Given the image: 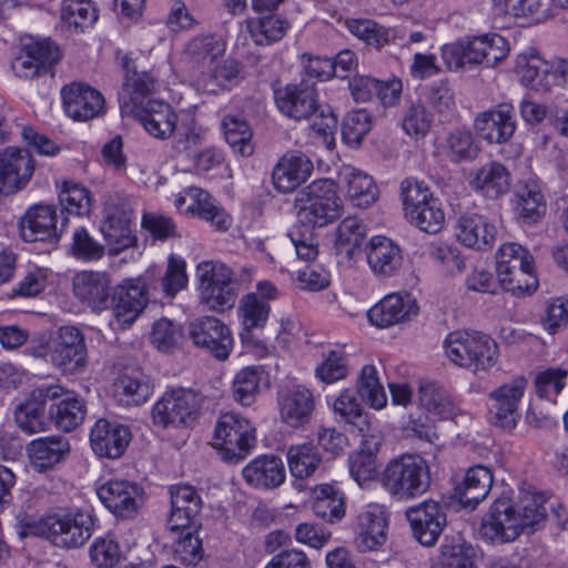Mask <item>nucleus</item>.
<instances>
[{
  "mask_svg": "<svg viewBox=\"0 0 568 568\" xmlns=\"http://www.w3.org/2000/svg\"><path fill=\"white\" fill-rule=\"evenodd\" d=\"M64 113L78 122H88L103 116L106 103L103 94L92 85L81 81H72L60 90Z\"/></svg>",
  "mask_w": 568,
  "mask_h": 568,
  "instance_id": "nucleus-13",
  "label": "nucleus"
},
{
  "mask_svg": "<svg viewBox=\"0 0 568 568\" xmlns=\"http://www.w3.org/2000/svg\"><path fill=\"white\" fill-rule=\"evenodd\" d=\"M36 170L29 150L8 146L0 151V195H11L26 189Z\"/></svg>",
  "mask_w": 568,
  "mask_h": 568,
  "instance_id": "nucleus-17",
  "label": "nucleus"
},
{
  "mask_svg": "<svg viewBox=\"0 0 568 568\" xmlns=\"http://www.w3.org/2000/svg\"><path fill=\"white\" fill-rule=\"evenodd\" d=\"M149 303V287L142 277L124 278L112 290L110 306L116 323L131 326Z\"/></svg>",
  "mask_w": 568,
  "mask_h": 568,
  "instance_id": "nucleus-14",
  "label": "nucleus"
},
{
  "mask_svg": "<svg viewBox=\"0 0 568 568\" xmlns=\"http://www.w3.org/2000/svg\"><path fill=\"white\" fill-rule=\"evenodd\" d=\"M87 358L83 333L75 326H61L51 345L50 363L63 372L73 373L85 366Z\"/></svg>",
  "mask_w": 568,
  "mask_h": 568,
  "instance_id": "nucleus-18",
  "label": "nucleus"
},
{
  "mask_svg": "<svg viewBox=\"0 0 568 568\" xmlns=\"http://www.w3.org/2000/svg\"><path fill=\"white\" fill-rule=\"evenodd\" d=\"M199 413L195 393L184 388L166 390L153 405L152 419L162 428H179L193 423Z\"/></svg>",
  "mask_w": 568,
  "mask_h": 568,
  "instance_id": "nucleus-11",
  "label": "nucleus"
},
{
  "mask_svg": "<svg viewBox=\"0 0 568 568\" xmlns=\"http://www.w3.org/2000/svg\"><path fill=\"white\" fill-rule=\"evenodd\" d=\"M274 101L280 113L294 121L308 120L320 110L315 84L307 81L275 89Z\"/></svg>",
  "mask_w": 568,
  "mask_h": 568,
  "instance_id": "nucleus-15",
  "label": "nucleus"
},
{
  "mask_svg": "<svg viewBox=\"0 0 568 568\" xmlns=\"http://www.w3.org/2000/svg\"><path fill=\"white\" fill-rule=\"evenodd\" d=\"M446 357L456 366L471 373H486L498 362V345L489 335L478 331L458 329L444 339Z\"/></svg>",
  "mask_w": 568,
  "mask_h": 568,
  "instance_id": "nucleus-2",
  "label": "nucleus"
},
{
  "mask_svg": "<svg viewBox=\"0 0 568 568\" xmlns=\"http://www.w3.org/2000/svg\"><path fill=\"white\" fill-rule=\"evenodd\" d=\"M400 199L407 221L428 234L438 233L445 223V213L429 187L413 178L400 183Z\"/></svg>",
  "mask_w": 568,
  "mask_h": 568,
  "instance_id": "nucleus-8",
  "label": "nucleus"
},
{
  "mask_svg": "<svg viewBox=\"0 0 568 568\" xmlns=\"http://www.w3.org/2000/svg\"><path fill=\"white\" fill-rule=\"evenodd\" d=\"M224 136L230 146L242 155H250L252 132L248 123L237 115H225L222 120Z\"/></svg>",
  "mask_w": 568,
  "mask_h": 568,
  "instance_id": "nucleus-63",
  "label": "nucleus"
},
{
  "mask_svg": "<svg viewBox=\"0 0 568 568\" xmlns=\"http://www.w3.org/2000/svg\"><path fill=\"white\" fill-rule=\"evenodd\" d=\"M169 493L171 511L168 526L170 530L197 532L202 528L200 515L203 505L199 491L190 485H173L169 488Z\"/></svg>",
  "mask_w": 568,
  "mask_h": 568,
  "instance_id": "nucleus-16",
  "label": "nucleus"
},
{
  "mask_svg": "<svg viewBox=\"0 0 568 568\" xmlns=\"http://www.w3.org/2000/svg\"><path fill=\"white\" fill-rule=\"evenodd\" d=\"M362 437L361 449L349 455L348 467L353 479L364 487L378 476L376 452L382 442L379 437L371 433L363 434Z\"/></svg>",
  "mask_w": 568,
  "mask_h": 568,
  "instance_id": "nucleus-36",
  "label": "nucleus"
},
{
  "mask_svg": "<svg viewBox=\"0 0 568 568\" xmlns=\"http://www.w3.org/2000/svg\"><path fill=\"white\" fill-rule=\"evenodd\" d=\"M515 70L524 85L536 91L549 90L550 62L544 60L539 54H519Z\"/></svg>",
  "mask_w": 568,
  "mask_h": 568,
  "instance_id": "nucleus-42",
  "label": "nucleus"
},
{
  "mask_svg": "<svg viewBox=\"0 0 568 568\" xmlns=\"http://www.w3.org/2000/svg\"><path fill=\"white\" fill-rule=\"evenodd\" d=\"M132 226L133 211L130 205L118 196L109 197L104 203L100 231L111 254H119L135 245Z\"/></svg>",
  "mask_w": 568,
  "mask_h": 568,
  "instance_id": "nucleus-9",
  "label": "nucleus"
},
{
  "mask_svg": "<svg viewBox=\"0 0 568 568\" xmlns=\"http://www.w3.org/2000/svg\"><path fill=\"white\" fill-rule=\"evenodd\" d=\"M445 506L435 500H425L406 510V518L413 532H442L447 526L458 529L453 519L448 520Z\"/></svg>",
  "mask_w": 568,
  "mask_h": 568,
  "instance_id": "nucleus-37",
  "label": "nucleus"
},
{
  "mask_svg": "<svg viewBox=\"0 0 568 568\" xmlns=\"http://www.w3.org/2000/svg\"><path fill=\"white\" fill-rule=\"evenodd\" d=\"M256 445V429L252 422L235 412L221 414L216 420L212 446L230 464L244 460Z\"/></svg>",
  "mask_w": 568,
  "mask_h": 568,
  "instance_id": "nucleus-7",
  "label": "nucleus"
},
{
  "mask_svg": "<svg viewBox=\"0 0 568 568\" xmlns=\"http://www.w3.org/2000/svg\"><path fill=\"white\" fill-rule=\"evenodd\" d=\"M357 393L372 408L381 410L387 405V395L373 364L364 365L357 377Z\"/></svg>",
  "mask_w": 568,
  "mask_h": 568,
  "instance_id": "nucleus-52",
  "label": "nucleus"
},
{
  "mask_svg": "<svg viewBox=\"0 0 568 568\" xmlns=\"http://www.w3.org/2000/svg\"><path fill=\"white\" fill-rule=\"evenodd\" d=\"M367 263L379 277L396 276L404 263L403 251L397 243L386 236H373L367 246Z\"/></svg>",
  "mask_w": 568,
  "mask_h": 568,
  "instance_id": "nucleus-33",
  "label": "nucleus"
},
{
  "mask_svg": "<svg viewBox=\"0 0 568 568\" xmlns=\"http://www.w3.org/2000/svg\"><path fill=\"white\" fill-rule=\"evenodd\" d=\"M312 496L316 517L329 524L337 523L345 517L346 497L337 487L329 484L317 485L312 488Z\"/></svg>",
  "mask_w": 568,
  "mask_h": 568,
  "instance_id": "nucleus-40",
  "label": "nucleus"
},
{
  "mask_svg": "<svg viewBox=\"0 0 568 568\" xmlns=\"http://www.w3.org/2000/svg\"><path fill=\"white\" fill-rule=\"evenodd\" d=\"M371 129V113L365 109L353 110L342 122V139L347 145L358 148Z\"/></svg>",
  "mask_w": 568,
  "mask_h": 568,
  "instance_id": "nucleus-64",
  "label": "nucleus"
},
{
  "mask_svg": "<svg viewBox=\"0 0 568 568\" xmlns=\"http://www.w3.org/2000/svg\"><path fill=\"white\" fill-rule=\"evenodd\" d=\"M286 457L290 471L296 479L313 476L322 463L320 450L312 443L292 445Z\"/></svg>",
  "mask_w": 568,
  "mask_h": 568,
  "instance_id": "nucleus-48",
  "label": "nucleus"
},
{
  "mask_svg": "<svg viewBox=\"0 0 568 568\" xmlns=\"http://www.w3.org/2000/svg\"><path fill=\"white\" fill-rule=\"evenodd\" d=\"M131 437L128 426L101 418L91 429L90 444L99 457L115 459L124 454Z\"/></svg>",
  "mask_w": 568,
  "mask_h": 568,
  "instance_id": "nucleus-29",
  "label": "nucleus"
},
{
  "mask_svg": "<svg viewBox=\"0 0 568 568\" xmlns=\"http://www.w3.org/2000/svg\"><path fill=\"white\" fill-rule=\"evenodd\" d=\"M294 203L298 224L313 230L333 223L341 216L343 210L337 186L329 179L313 181L297 192Z\"/></svg>",
  "mask_w": 568,
  "mask_h": 568,
  "instance_id": "nucleus-4",
  "label": "nucleus"
},
{
  "mask_svg": "<svg viewBox=\"0 0 568 568\" xmlns=\"http://www.w3.org/2000/svg\"><path fill=\"white\" fill-rule=\"evenodd\" d=\"M418 312L419 306L409 294L392 293L373 305L367 312V317L372 325L388 328L410 321Z\"/></svg>",
  "mask_w": 568,
  "mask_h": 568,
  "instance_id": "nucleus-26",
  "label": "nucleus"
},
{
  "mask_svg": "<svg viewBox=\"0 0 568 568\" xmlns=\"http://www.w3.org/2000/svg\"><path fill=\"white\" fill-rule=\"evenodd\" d=\"M277 407L282 422L292 428L304 427L315 409L313 393L304 385L282 387L277 392Z\"/></svg>",
  "mask_w": 568,
  "mask_h": 568,
  "instance_id": "nucleus-23",
  "label": "nucleus"
},
{
  "mask_svg": "<svg viewBox=\"0 0 568 568\" xmlns=\"http://www.w3.org/2000/svg\"><path fill=\"white\" fill-rule=\"evenodd\" d=\"M526 386L527 379L524 376H516L509 383L503 384L490 392L489 415L495 426L507 430L515 428L519 418V404Z\"/></svg>",
  "mask_w": 568,
  "mask_h": 568,
  "instance_id": "nucleus-20",
  "label": "nucleus"
},
{
  "mask_svg": "<svg viewBox=\"0 0 568 568\" xmlns=\"http://www.w3.org/2000/svg\"><path fill=\"white\" fill-rule=\"evenodd\" d=\"M418 398L425 409L443 419L454 417L458 409L448 390L434 381L420 383Z\"/></svg>",
  "mask_w": 568,
  "mask_h": 568,
  "instance_id": "nucleus-43",
  "label": "nucleus"
},
{
  "mask_svg": "<svg viewBox=\"0 0 568 568\" xmlns=\"http://www.w3.org/2000/svg\"><path fill=\"white\" fill-rule=\"evenodd\" d=\"M102 504L116 517L133 518L143 505V489L125 479H111L97 489Z\"/></svg>",
  "mask_w": 568,
  "mask_h": 568,
  "instance_id": "nucleus-21",
  "label": "nucleus"
},
{
  "mask_svg": "<svg viewBox=\"0 0 568 568\" xmlns=\"http://www.w3.org/2000/svg\"><path fill=\"white\" fill-rule=\"evenodd\" d=\"M348 373L347 355L343 347L324 352L322 362L315 368V376L325 384L345 379Z\"/></svg>",
  "mask_w": 568,
  "mask_h": 568,
  "instance_id": "nucleus-60",
  "label": "nucleus"
},
{
  "mask_svg": "<svg viewBox=\"0 0 568 568\" xmlns=\"http://www.w3.org/2000/svg\"><path fill=\"white\" fill-rule=\"evenodd\" d=\"M440 151L453 163L475 160L480 148L473 133L467 129H455L447 134L440 144Z\"/></svg>",
  "mask_w": 568,
  "mask_h": 568,
  "instance_id": "nucleus-44",
  "label": "nucleus"
},
{
  "mask_svg": "<svg viewBox=\"0 0 568 568\" xmlns=\"http://www.w3.org/2000/svg\"><path fill=\"white\" fill-rule=\"evenodd\" d=\"M115 395L126 405H141L152 394V386L141 372L124 373L116 379Z\"/></svg>",
  "mask_w": 568,
  "mask_h": 568,
  "instance_id": "nucleus-51",
  "label": "nucleus"
},
{
  "mask_svg": "<svg viewBox=\"0 0 568 568\" xmlns=\"http://www.w3.org/2000/svg\"><path fill=\"white\" fill-rule=\"evenodd\" d=\"M516 126L515 108L508 102L478 113L474 120V129L488 143L507 142L514 135Z\"/></svg>",
  "mask_w": 568,
  "mask_h": 568,
  "instance_id": "nucleus-24",
  "label": "nucleus"
},
{
  "mask_svg": "<svg viewBox=\"0 0 568 568\" xmlns=\"http://www.w3.org/2000/svg\"><path fill=\"white\" fill-rule=\"evenodd\" d=\"M347 196L352 204L366 209L378 199V187L372 176L361 171H352L347 175Z\"/></svg>",
  "mask_w": 568,
  "mask_h": 568,
  "instance_id": "nucleus-59",
  "label": "nucleus"
},
{
  "mask_svg": "<svg viewBox=\"0 0 568 568\" xmlns=\"http://www.w3.org/2000/svg\"><path fill=\"white\" fill-rule=\"evenodd\" d=\"M548 499L549 496L546 493L523 490L518 506L515 508L509 498H497L483 518L481 527L493 532H505L507 529L515 532L527 528L541 529L547 518L545 504Z\"/></svg>",
  "mask_w": 568,
  "mask_h": 568,
  "instance_id": "nucleus-1",
  "label": "nucleus"
},
{
  "mask_svg": "<svg viewBox=\"0 0 568 568\" xmlns=\"http://www.w3.org/2000/svg\"><path fill=\"white\" fill-rule=\"evenodd\" d=\"M59 202L68 213L78 216L89 215L93 205L90 190L74 181H64L61 184Z\"/></svg>",
  "mask_w": 568,
  "mask_h": 568,
  "instance_id": "nucleus-57",
  "label": "nucleus"
},
{
  "mask_svg": "<svg viewBox=\"0 0 568 568\" xmlns=\"http://www.w3.org/2000/svg\"><path fill=\"white\" fill-rule=\"evenodd\" d=\"M63 393L64 388L60 385L41 386L32 390L30 397L14 410L18 427L29 435L47 430V402L60 398Z\"/></svg>",
  "mask_w": 568,
  "mask_h": 568,
  "instance_id": "nucleus-19",
  "label": "nucleus"
},
{
  "mask_svg": "<svg viewBox=\"0 0 568 568\" xmlns=\"http://www.w3.org/2000/svg\"><path fill=\"white\" fill-rule=\"evenodd\" d=\"M65 397L50 407V415L58 428L64 432L75 429L84 419V404L75 396L64 392Z\"/></svg>",
  "mask_w": 568,
  "mask_h": 568,
  "instance_id": "nucleus-58",
  "label": "nucleus"
},
{
  "mask_svg": "<svg viewBox=\"0 0 568 568\" xmlns=\"http://www.w3.org/2000/svg\"><path fill=\"white\" fill-rule=\"evenodd\" d=\"M226 50V43L222 38L213 34H200L192 38L184 50L187 61L194 69L202 73L211 68L223 58Z\"/></svg>",
  "mask_w": 568,
  "mask_h": 568,
  "instance_id": "nucleus-38",
  "label": "nucleus"
},
{
  "mask_svg": "<svg viewBox=\"0 0 568 568\" xmlns=\"http://www.w3.org/2000/svg\"><path fill=\"white\" fill-rule=\"evenodd\" d=\"M333 410L341 420L357 427L361 435L371 433V422L354 390L343 389L333 402Z\"/></svg>",
  "mask_w": 568,
  "mask_h": 568,
  "instance_id": "nucleus-45",
  "label": "nucleus"
},
{
  "mask_svg": "<svg viewBox=\"0 0 568 568\" xmlns=\"http://www.w3.org/2000/svg\"><path fill=\"white\" fill-rule=\"evenodd\" d=\"M366 236V227L355 216L345 217L336 229L335 247L339 253L353 255Z\"/></svg>",
  "mask_w": 568,
  "mask_h": 568,
  "instance_id": "nucleus-62",
  "label": "nucleus"
},
{
  "mask_svg": "<svg viewBox=\"0 0 568 568\" xmlns=\"http://www.w3.org/2000/svg\"><path fill=\"white\" fill-rule=\"evenodd\" d=\"M290 29V22L276 14L251 19L247 30L251 39L257 45H270L284 38Z\"/></svg>",
  "mask_w": 568,
  "mask_h": 568,
  "instance_id": "nucleus-49",
  "label": "nucleus"
},
{
  "mask_svg": "<svg viewBox=\"0 0 568 568\" xmlns=\"http://www.w3.org/2000/svg\"><path fill=\"white\" fill-rule=\"evenodd\" d=\"M499 285L514 295L530 294L538 287L535 262L530 252L517 243H505L496 253Z\"/></svg>",
  "mask_w": 568,
  "mask_h": 568,
  "instance_id": "nucleus-6",
  "label": "nucleus"
},
{
  "mask_svg": "<svg viewBox=\"0 0 568 568\" xmlns=\"http://www.w3.org/2000/svg\"><path fill=\"white\" fill-rule=\"evenodd\" d=\"M264 371L261 366H246L239 371L233 379V398L242 406H251L260 394Z\"/></svg>",
  "mask_w": 568,
  "mask_h": 568,
  "instance_id": "nucleus-55",
  "label": "nucleus"
},
{
  "mask_svg": "<svg viewBox=\"0 0 568 568\" xmlns=\"http://www.w3.org/2000/svg\"><path fill=\"white\" fill-rule=\"evenodd\" d=\"M189 196L186 212L192 216L209 222L217 231H226L232 224L231 215L205 190L190 186L185 189Z\"/></svg>",
  "mask_w": 568,
  "mask_h": 568,
  "instance_id": "nucleus-35",
  "label": "nucleus"
},
{
  "mask_svg": "<svg viewBox=\"0 0 568 568\" xmlns=\"http://www.w3.org/2000/svg\"><path fill=\"white\" fill-rule=\"evenodd\" d=\"M199 300L207 310L223 313L231 310L239 296L240 285L234 272L219 261H202L196 266Z\"/></svg>",
  "mask_w": 568,
  "mask_h": 568,
  "instance_id": "nucleus-5",
  "label": "nucleus"
},
{
  "mask_svg": "<svg viewBox=\"0 0 568 568\" xmlns=\"http://www.w3.org/2000/svg\"><path fill=\"white\" fill-rule=\"evenodd\" d=\"M517 210L527 224L536 223L546 213V201L535 181H526L517 190Z\"/></svg>",
  "mask_w": 568,
  "mask_h": 568,
  "instance_id": "nucleus-50",
  "label": "nucleus"
},
{
  "mask_svg": "<svg viewBox=\"0 0 568 568\" xmlns=\"http://www.w3.org/2000/svg\"><path fill=\"white\" fill-rule=\"evenodd\" d=\"M131 113L150 135L161 140L174 133L181 118L169 103L159 100H148L144 106L135 108Z\"/></svg>",
  "mask_w": 568,
  "mask_h": 568,
  "instance_id": "nucleus-30",
  "label": "nucleus"
},
{
  "mask_svg": "<svg viewBox=\"0 0 568 568\" xmlns=\"http://www.w3.org/2000/svg\"><path fill=\"white\" fill-rule=\"evenodd\" d=\"M245 483L256 489H274L286 478L283 460L275 455H261L252 459L243 469Z\"/></svg>",
  "mask_w": 568,
  "mask_h": 568,
  "instance_id": "nucleus-34",
  "label": "nucleus"
},
{
  "mask_svg": "<svg viewBox=\"0 0 568 568\" xmlns=\"http://www.w3.org/2000/svg\"><path fill=\"white\" fill-rule=\"evenodd\" d=\"M440 548L442 559L432 568H477L476 549L460 535L446 537Z\"/></svg>",
  "mask_w": 568,
  "mask_h": 568,
  "instance_id": "nucleus-46",
  "label": "nucleus"
},
{
  "mask_svg": "<svg viewBox=\"0 0 568 568\" xmlns=\"http://www.w3.org/2000/svg\"><path fill=\"white\" fill-rule=\"evenodd\" d=\"M430 483L429 465L416 454H404L392 459L381 474L383 488L398 500H410L424 495Z\"/></svg>",
  "mask_w": 568,
  "mask_h": 568,
  "instance_id": "nucleus-3",
  "label": "nucleus"
},
{
  "mask_svg": "<svg viewBox=\"0 0 568 568\" xmlns=\"http://www.w3.org/2000/svg\"><path fill=\"white\" fill-rule=\"evenodd\" d=\"M454 235L468 248L486 251L493 247L497 229L487 216L467 211L455 217Z\"/></svg>",
  "mask_w": 568,
  "mask_h": 568,
  "instance_id": "nucleus-25",
  "label": "nucleus"
},
{
  "mask_svg": "<svg viewBox=\"0 0 568 568\" xmlns=\"http://www.w3.org/2000/svg\"><path fill=\"white\" fill-rule=\"evenodd\" d=\"M111 283L106 272L82 271L73 277V294L88 307L101 312L110 307L113 290Z\"/></svg>",
  "mask_w": 568,
  "mask_h": 568,
  "instance_id": "nucleus-28",
  "label": "nucleus"
},
{
  "mask_svg": "<svg viewBox=\"0 0 568 568\" xmlns=\"http://www.w3.org/2000/svg\"><path fill=\"white\" fill-rule=\"evenodd\" d=\"M98 10L91 0H63L61 19L69 29L83 32L98 20Z\"/></svg>",
  "mask_w": 568,
  "mask_h": 568,
  "instance_id": "nucleus-53",
  "label": "nucleus"
},
{
  "mask_svg": "<svg viewBox=\"0 0 568 568\" xmlns=\"http://www.w3.org/2000/svg\"><path fill=\"white\" fill-rule=\"evenodd\" d=\"M22 532H90L100 529L97 519L88 510L51 508L39 517L26 516L21 519Z\"/></svg>",
  "mask_w": 568,
  "mask_h": 568,
  "instance_id": "nucleus-10",
  "label": "nucleus"
},
{
  "mask_svg": "<svg viewBox=\"0 0 568 568\" xmlns=\"http://www.w3.org/2000/svg\"><path fill=\"white\" fill-rule=\"evenodd\" d=\"M194 345L207 349L217 359H226L233 346L232 333L227 325L214 316L200 317L189 326Z\"/></svg>",
  "mask_w": 568,
  "mask_h": 568,
  "instance_id": "nucleus-22",
  "label": "nucleus"
},
{
  "mask_svg": "<svg viewBox=\"0 0 568 568\" xmlns=\"http://www.w3.org/2000/svg\"><path fill=\"white\" fill-rule=\"evenodd\" d=\"M70 448L69 440L62 435L36 438L27 445L30 466L37 473L51 470L67 458Z\"/></svg>",
  "mask_w": 568,
  "mask_h": 568,
  "instance_id": "nucleus-32",
  "label": "nucleus"
},
{
  "mask_svg": "<svg viewBox=\"0 0 568 568\" xmlns=\"http://www.w3.org/2000/svg\"><path fill=\"white\" fill-rule=\"evenodd\" d=\"M122 67L125 81L120 102L122 109L132 112L133 109L145 105V100L156 89L158 75L153 71L138 70L135 62L128 55L122 58Z\"/></svg>",
  "mask_w": 568,
  "mask_h": 568,
  "instance_id": "nucleus-27",
  "label": "nucleus"
},
{
  "mask_svg": "<svg viewBox=\"0 0 568 568\" xmlns=\"http://www.w3.org/2000/svg\"><path fill=\"white\" fill-rule=\"evenodd\" d=\"M469 184L475 192L496 200L509 191L510 174L503 164L489 162L475 172Z\"/></svg>",
  "mask_w": 568,
  "mask_h": 568,
  "instance_id": "nucleus-39",
  "label": "nucleus"
},
{
  "mask_svg": "<svg viewBox=\"0 0 568 568\" xmlns=\"http://www.w3.org/2000/svg\"><path fill=\"white\" fill-rule=\"evenodd\" d=\"M432 112L420 101L407 105L400 116V126L406 135L414 140L424 139L433 126Z\"/></svg>",
  "mask_w": 568,
  "mask_h": 568,
  "instance_id": "nucleus-56",
  "label": "nucleus"
},
{
  "mask_svg": "<svg viewBox=\"0 0 568 568\" xmlns=\"http://www.w3.org/2000/svg\"><path fill=\"white\" fill-rule=\"evenodd\" d=\"M313 172L312 161L301 152L285 153L272 172L274 187L281 193H290L304 183Z\"/></svg>",
  "mask_w": 568,
  "mask_h": 568,
  "instance_id": "nucleus-31",
  "label": "nucleus"
},
{
  "mask_svg": "<svg viewBox=\"0 0 568 568\" xmlns=\"http://www.w3.org/2000/svg\"><path fill=\"white\" fill-rule=\"evenodd\" d=\"M493 485V474L489 468L476 465L470 467L464 483L457 488L460 505L464 508L475 509L488 495Z\"/></svg>",
  "mask_w": 568,
  "mask_h": 568,
  "instance_id": "nucleus-41",
  "label": "nucleus"
},
{
  "mask_svg": "<svg viewBox=\"0 0 568 568\" xmlns=\"http://www.w3.org/2000/svg\"><path fill=\"white\" fill-rule=\"evenodd\" d=\"M270 314V303L258 294L247 293L240 300L237 317L242 325V332L263 329Z\"/></svg>",
  "mask_w": 568,
  "mask_h": 568,
  "instance_id": "nucleus-47",
  "label": "nucleus"
},
{
  "mask_svg": "<svg viewBox=\"0 0 568 568\" xmlns=\"http://www.w3.org/2000/svg\"><path fill=\"white\" fill-rule=\"evenodd\" d=\"M58 221V207L54 204H34L20 219V236L28 243H57L64 231L68 219L65 216L61 217L60 227Z\"/></svg>",
  "mask_w": 568,
  "mask_h": 568,
  "instance_id": "nucleus-12",
  "label": "nucleus"
},
{
  "mask_svg": "<svg viewBox=\"0 0 568 568\" xmlns=\"http://www.w3.org/2000/svg\"><path fill=\"white\" fill-rule=\"evenodd\" d=\"M344 26L354 37L375 49L389 44L393 38L389 28L371 19H346Z\"/></svg>",
  "mask_w": 568,
  "mask_h": 568,
  "instance_id": "nucleus-54",
  "label": "nucleus"
},
{
  "mask_svg": "<svg viewBox=\"0 0 568 568\" xmlns=\"http://www.w3.org/2000/svg\"><path fill=\"white\" fill-rule=\"evenodd\" d=\"M174 135V150L180 154H189L193 149L202 144L205 131L189 113L181 115L176 123Z\"/></svg>",
  "mask_w": 568,
  "mask_h": 568,
  "instance_id": "nucleus-61",
  "label": "nucleus"
}]
</instances>
